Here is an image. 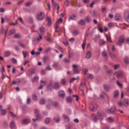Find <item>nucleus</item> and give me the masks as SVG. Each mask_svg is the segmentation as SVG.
Returning <instances> with one entry per match:
<instances>
[{"label":"nucleus","mask_w":129,"mask_h":129,"mask_svg":"<svg viewBox=\"0 0 129 129\" xmlns=\"http://www.w3.org/2000/svg\"><path fill=\"white\" fill-rule=\"evenodd\" d=\"M129 101L127 99H125L123 101L122 103L121 101H119L118 103V105L122 107L123 105L125 107H127L129 104Z\"/></svg>","instance_id":"nucleus-1"},{"label":"nucleus","mask_w":129,"mask_h":129,"mask_svg":"<svg viewBox=\"0 0 129 129\" xmlns=\"http://www.w3.org/2000/svg\"><path fill=\"white\" fill-rule=\"evenodd\" d=\"M45 17V14L43 12H40L38 13L36 15L37 19L38 20H41Z\"/></svg>","instance_id":"nucleus-2"},{"label":"nucleus","mask_w":129,"mask_h":129,"mask_svg":"<svg viewBox=\"0 0 129 129\" xmlns=\"http://www.w3.org/2000/svg\"><path fill=\"white\" fill-rule=\"evenodd\" d=\"M116 112V109L114 106L108 109L107 110V112L109 114H115Z\"/></svg>","instance_id":"nucleus-3"},{"label":"nucleus","mask_w":129,"mask_h":129,"mask_svg":"<svg viewBox=\"0 0 129 129\" xmlns=\"http://www.w3.org/2000/svg\"><path fill=\"white\" fill-rule=\"evenodd\" d=\"M124 38L123 36H120L118 39V42L117 43V45L120 46H121L124 42Z\"/></svg>","instance_id":"nucleus-4"},{"label":"nucleus","mask_w":129,"mask_h":129,"mask_svg":"<svg viewBox=\"0 0 129 129\" xmlns=\"http://www.w3.org/2000/svg\"><path fill=\"white\" fill-rule=\"evenodd\" d=\"M114 75H116L117 77L118 78H121L123 77V73L121 71L115 73Z\"/></svg>","instance_id":"nucleus-5"},{"label":"nucleus","mask_w":129,"mask_h":129,"mask_svg":"<svg viewBox=\"0 0 129 129\" xmlns=\"http://www.w3.org/2000/svg\"><path fill=\"white\" fill-rule=\"evenodd\" d=\"M105 115L104 113L99 114L98 116L101 124H103L102 122L103 120L104 117H105Z\"/></svg>","instance_id":"nucleus-6"},{"label":"nucleus","mask_w":129,"mask_h":129,"mask_svg":"<svg viewBox=\"0 0 129 129\" xmlns=\"http://www.w3.org/2000/svg\"><path fill=\"white\" fill-rule=\"evenodd\" d=\"M97 107L98 106L96 104L91 105L89 107V109L92 111H94L96 110Z\"/></svg>","instance_id":"nucleus-7"},{"label":"nucleus","mask_w":129,"mask_h":129,"mask_svg":"<svg viewBox=\"0 0 129 129\" xmlns=\"http://www.w3.org/2000/svg\"><path fill=\"white\" fill-rule=\"evenodd\" d=\"M77 19V16L76 15L74 14L70 16L69 20V21L70 20H76Z\"/></svg>","instance_id":"nucleus-8"},{"label":"nucleus","mask_w":129,"mask_h":129,"mask_svg":"<svg viewBox=\"0 0 129 129\" xmlns=\"http://www.w3.org/2000/svg\"><path fill=\"white\" fill-rule=\"evenodd\" d=\"M58 95L60 98H63L65 96V93L64 91L60 90L58 93Z\"/></svg>","instance_id":"nucleus-9"},{"label":"nucleus","mask_w":129,"mask_h":129,"mask_svg":"<svg viewBox=\"0 0 129 129\" xmlns=\"http://www.w3.org/2000/svg\"><path fill=\"white\" fill-rule=\"evenodd\" d=\"M103 87L105 90L107 91H109L111 88V85H108L106 84H104Z\"/></svg>","instance_id":"nucleus-10"},{"label":"nucleus","mask_w":129,"mask_h":129,"mask_svg":"<svg viewBox=\"0 0 129 129\" xmlns=\"http://www.w3.org/2000/svg\"><path fill=\"white\" fill-rule=\"evenodd\" d=\"M45 30L46 29L45 27H41L39 28L40 32L42 35H43L44 34Z\"/></svg>","instance_id":"nucleus-11"},{"label":"nucleus","mask_w":129,"mask_h":129,"mask_svg":"<svg viewBox=\"0 0 129 129\" xmlns=\"http://www.w3.org/2000/svg\"><path fill=\"white\" fill-rule=\"evenodd\" d=\"M10 126L11 129H16L15 122L13 121L11 122Z\"/></svg>","instance_id":"nucleus-12"},{"label":"nucleus","mask_w":129,"mask_h":129,"mask_svg":"<svg viewBox=\"0 0 129 129\" xmlns=\"http://www.w3.org/2000/svg\"><path fill=\"white\" fill-rule=\"evenodd\" d=\"M35 70L34 69H31L29 71L28 73L27 74V75L29 76H30L35 73Z\"/></svg>","instance_id":"nucleus-13"},{"label":"nucleus","mask_w":129,"mask_h":129,"mask_svg":"<svg viewBox=\"0 0 129 129\" xmlns=\"http://www.w3.org/2000/svg\"><path fill=\"white\" fill-rule=\"evenodd\" d=\"M30 122V120L29 119L25 118L21 121L22 123L23 124H26Z\"/></svg>","instance_id":"nucleus-14"},{"label":"nucleus","mask_w":129,"mask_h":129,"mask_svg":"<svg viewBox=\"0 0 129 129\" xmlns=\"http://www.w3.org/2000/svg\"><path fill=\"white\" fill-rule=\"evenodd\" d=\"M54 88L56 89H58L60 87V85L58 82H56L53 85Z\"/></svg>","instance_id":"nucleus-15"},{"label":"nucleus","mask_w":129,"mask_h":129,"mask_svg":"<svg viewBox=\"0 0 129 129\" xmlns=\"http://www.w3.org/2000/svg\"><path fill=\"white\" fill-rule=\"evenodd\" d=\"M53 4V8L54 10H55L57 7L58 6H59L58 4H56L53 0H52Z\"/></svg>","instance_id":"nucleus-16"},{"label":"nucleus","mask_w":129,"mask_h":129,"mask_svg":"<svg viewBox=\"0 0 129 129\" xmlns=\"http://www.w3.org/2000/svg\"><path fill=\"white\" fill-rule=\"evenodd\" d=\"M17 43L21 47L23 48H25L26 47V45H24L23 43L20 41H18L17 42Z\"/></svg>","instance_id":"nucleus-17"},{"label":"nucleus","mask_w":129,"mask_h":129,"mask_svg":"<svg viewBox=\"0 0 129 129\" xmlns=\"http://www.w3.org/2000/svg\"><path fill=\"white\" fill-rule=\"evenodd\" d=\"M91 55L90 52L89 51H88L86 53L85 57L87 58H89L90 57Z\"/></svg>","instance_id":"nucleus-18"},{"label":"nucleus","mask_w":129,"mask_h":129,"mask_svg":"<svg viewBox=\"0 0 129 129\" xmlns=\"http://www.w3.org/2000/svg\"><path fill=\"white\" fill-rule=\"evenodd\" d=\"M47 20L48 21V24L49 26L51 24V18L49 17H47L46 18Z\"/></svg>","instance_id":"nucleus-19"},{"label":"nucleus","mask_w":129,"mask_h":129,"mask_svg":"<svg viewBox=\"0 0 129 129\" xmlns=\"http://www.w3.org/2000/svg\"><path fill=\"white\" fill-rule=\"evenodd\" d=\"M53 120L56 122H59L60 120V118L59 117H54L53 118Z\"/></svg>","instance_id":"nucleus-20"},{"label":"nucleus","mask_w":129,"mask_h":129,"mask_svg":"<svg viewBox=\"0 0 129 129\" xmlns=\"http://www.w3.org/2000/svg\"><path fill=\"white\" fill-rule=\"evenodd\" d=\"M66 129H72V125L70 124H68L65 126Z\"/></svg>","instance_id":"nucleus-21"},{"label":"nucleus","mask_w":129,"mask_h":129,"mask_svg":"<svg viewBox=\"0 0 129 129\" xmlns=\"http://www.w3.org/2000/svg\"><path fill=\"white\" fill-rule=\"evenodd\" d=\"M119 92L118 91H115L114 93V98H117L118 96Z\"/></svg>","instance_id":"nucleus-22"},{"label":"nucleus","mask_w":129,"mask_h":129,"mask_svg":"<svg viewBox=\"0 0 129 129\" xmlns=\"http://www.w3.org/2000/svg\"><path fill=\"white\" fill-rule=\"evenodd\" d=\"M22 53L23 55V57L24 58H25L28 55V53L27 51H22Z\"/></svg>","instance_id":"nucleus-23"},{"label":"nucleus","mask_w":129,"mask_h":129,"mask_svg":"<svg viewBox=\"0 0 129 129\" xmlns=\"http://www.w3.org/2000/svg\"><path fill=\"white\" fill-rule=\"evenodd\" d=\"M115 19L116 20H118L120 18V16L119 14H116L115 16Z\"/></svg>","instance_id":"nucleus-24"},{"label":"nucleus","mask_w":129,"mask_h":129,"mask_svg":"<svg viewBox=\"0 0 129 129\" xmlns=\"http://www.w3.org/2000/svg\"><path fill=\"white\" fill-rule=\"evenodd\" d=\"M85 19L86 21L88 22H90L91 20L90 17L88 16H87L85 17Z\"/></svg>","instance_id":"nucleus-25"},{"label":"nucleus","mask_w":129,"mask_h":129,"mask_svg":"<svg viewBox=\"0 0 129 129\" xmlns=\"http://www.w3.org/2000/svg\"><path fill=\"white\" fill-rule=\"evenodd\" d=\"M11 54V52L9 51H7L5 52L4 55L5 57H8Z\"/></svg>","instance_id":"nucleus-26"},{"label":"nucleus","mask_w":129,"mask_h":129,"mask_svg":"<svg viewBox=\"0 0 129 129\" xmlns=\"http://www.w3.org/2000/svg\"><path fill=\"white\" fill-rule=\"evenodd\" d=\"M109 54L112 59H114L116 58V56L115 54L110 52L109 53Z\"/></svg>","instance_id":"nucleus-27"},{"label":"nucleus","mask_w":129,"mask_h":129,"mask_svg":"<svg viewBox=\"0 0 129 129\" xmlns=\"http://www.w3.org/2000/svg\"><path fill=\"white\" fill-rule=\"evenodd\" d=\"M45 99H41L40 101V104L41 105L44 104L45 103Z\"/></svg>","instance_id":"nucleus-28"},{"label":"nucleus","mask_w":129,"mask_h":129,"mask_svg":"<svg viewBox=\"0 0 129 129\" xmlns=\"http://www.w3.org/2000/svg\"><path fill=\"white\" fill-rule=\"evenodd\" d=\"M78 24L82 25H84L85 24V21L83 20H81L78 22Z\"/></svg>","instance_id":"nucleus-29"},{"label":"nucleus","mask_w":129,"mask_h":129,"mask_svg":"<svg viewBox=\"0 0 129 129\" xmlns=\"http://www.w3.org/2000/svg\"><path fill=\"white\" fill-rule=\"evenodd\" d=\"M51 119L49 118H47L45 120V123L46 124H48L50 122Z\"/></svg>","instance_id":"nucleus-30"},{"label":"nucleus","mask_w":129,"mask_h":129,"mask_svg":"<svg viewBox=\"0 0 129 129\" xmlns=\"http://www.w3.org/2000/svg\"><path fill=\"white\" fill-rule=\"evenodd\" d=\"M34 113L36 114V117H39V111L37 109H35Z\"/></svg>","instance_id":"nucleus-31"},{"label":"nucleus","mask_w":129,"mask_h":129,"mask_svg":"<svg viewBox=\"0 0 129 129\" xmlns=\"http://www.w3.org/2000/svg\"><path fill=\"white\" fill-rule=\"evenodd\" d=\"M15 30L14 29H12L10 30L9 33V35H10L14 33L15 32Z\"/></svg>","instance_id":"nucleus-32"},{"label":"nucleus","mask_w":129,"mask_h":129,"mask_svg":"<svg viewBox=\"0 0 129 129\" xmlns=\"http://www.w3.org/2000/svg\"><path fill=\"white\" fill-rule=\"evenodd\" d=\"M102 55L103 57L105 58H107V53L105 51H103L102 53Z\"/></svg>","instance_id":"nucleus-33"},{"label":"nucleus","mask_w":129,"mask_h":129,"mask_svg":"<svg viewBox=\"0 0 129 129\" xmlns=\"http://www.w3.org/2000/svg\"><path fill=\"white\" fill-rule=\"evenodd\" d=\"M126 21L129 23V12L128 13L127 16H125L124 17Z\"/></svg>","instance_id":"nucleus-34"},{"label":"nucleus","mask_w":129,"mask_h":129,"mask_svg":"<svg viewBox=\"0 0 129 129\" xmlns=\"http://www.w3.org/2000/svg\"><path fill=\"white\" fill-rule=\"evenodd\" d=\"M87 78L89 79H91L93 78V76L92 74H89L87 75Z\"/></svg>","instance_id":"nucleus-35"},{"label":"nucleus","mask_w":129,"mask_h":129,"mask_svg":"<svg viewBox=\"0 0 129 129\" xmlns=\"http://www.w3.org/2000/svg\"><path fill=\"white\" fill-rule=\"evenodd\" d=\"M78 31L76 30H74L72 32L74 36L77 35L78 34Z\"/></svg>","instance_id":"nucleus-36"},{"label":"nucleus","mask_w":129,"mask_h":129,"mask_svg":"<svg viewBox=\"0 0 129 129\" xmlns=\"http://www.w3.org/2000/svg\"><path fill=\"white\" fill-rule=\"evenodd\" d=\"M39 78L38 76H36L32 79V81L33 82L36 81L38 80Z\"/></svg>","instance_id":"nucleus-37"},{"label":"nucleus","mask_w":129,"mask_h":129,"mask_svg":"<svg viewBox=\"0 0 129 129\" xmlns=\"http://www.w3.org/2000/svg\"><path fill=\"white\" fill-rule=\"evenodd\" d=\"M105 36L106 37L107 40L109 41V42H112V41L111 40V38L109 36H107L106 34L105 35Z\"/></svg>","instance_id":"nucleus-38"},{"label":"nucleus","mask_w":129,"mask_h":129,"mask_svg":"<svg viewBox=\"0 0 129 129\" xmlns=\"http://www.w3.org/2000/svg\"><path fill=\"white\" fill-rule=\"evenodd\" d=\"M7 30H8V29H7L6 30H5V29H4L3 28H2V29L1 30V33H4L5 32V36H6V34H7Z\"/></svg>","instance_id":"nucleus-39"},{"label":"nucleus","mask_w":129,"mask_h":129,"mask_svg":"<svg viewBox=\"0 0 129 129\" xmlns=\"http://www.w3.org/2000/svg\"><path fill=\"white\" fill-rule=\"evenodd\" d=\"M32 98L33 100L35 101H36L37 100V95L35 94H34L32 95Z\"/></svg>","instance_id":"nucleus-40"},{"label":"nucleus","mask_w":129,"mask_h":129,"mask_svg":"<svg viewBox=\"0 0 129 129\" xmlns=\"http://www.w3.org/2000/svg\"><path fill=\"white\" fill-rule=\"evenodd\" d=\"M79 79V77H77V78H72L70 79V83H71L74 80H76L77 79Z\"/></svg>","instance_id":"nucleus-41"},{"label":"nucleus","mask_w":129,"mask_h":129,"mask_svg":"<svg viewBox=\"0 0 129 129\" xmlns=\"http://www.w3.org/2000/svg\"><path fill=\"white\" fill-rule=\"evenodd\" d=\"M52 88V86L51 83H50L47 86V88L49 90H51Z\"/></svg>","instance_id":"nucleus-42"},{"label":"nucleus","mask_w":129,"mask_h":129,"mask_svg":"<svg viewBox=\"0 0 129 129\" xmlns=\"http://www.w3.org/2000/svg\"><path fill=\"white\" fill-rule=\"evenodd\" d=\"M61 83L63 85H65L66 84L65 80L64 79H62L61 80Z\"/></svg>","instance_id":"nucleus-43"},{"label":"nucleus","mask_w":129,"mask_h":129,"mask_svg":"<svg viewBox=\"0 0 129 129\" xmlns=\"http://www.w3.org/2000/svg\"><path fill=\"white\" fill-rule=\"evenodd\" d=\"M21 36L19 34H15L14 36V37L15 38H20Z\"/></svg>","instance_id":"nucleus-44"},{"label":"nucleus","mask_w":129,"mask_h":129,"mask_svg":"<svg viewBox=\"0 0 129 129\" xmlns=\"http://www.w3.org/2000/svg\"><path fill=\"white\" fill-rule=\"evenodd\" d=\"M114 119L113 118L111 117H109L107 118V121L109 122H111Z\"/></svg>","instance_id":"nucleus-45"},{"label":"nucleus","mask_w":129,"mask_h":129,"mask_svg":"<svg viewBox=\"0 0 129 129\" xmlns=\"http://www.w3.org/2000/svg\"><path fill=\"white\" fill-rule=\"evenodd\" d=\"M1 114L3 115H5L6 113V111L5 109H2L1 110Z\"/></svg>","instance_id":"nucleus-46"},{"label":"nucleus","mask_w":129,"mask_h":129,"mask_svg":"<svg viewBox=\"0 0 129 129\" xmlns=\"http://www.w3.org/2000/svg\"><path fill=\"white\" fill-rule=\"evenodd\" d=\"M58 62H54L52 66L56 68L58 66Z\"/></svg>","instance_id":"nucleus-47"},{"label":"nucleus","mask_w":129,"mask_h":129,"mask_svg":"<svg viewBox=\"0 0 129 129\" xmlns=\"http://www.w3.org/2000/svg\"><path fill=\"white\" fill-rule=\"evenodd\" d=\"M73 70L75 74H78L79 73V71L77 68L73 69Z\"/></svg>","instance_id":"nucleus-48"},{"label":"nucleus","mask_w":129,"mask_h":129,"mask_svg":"<svg viewBox=\"0 0 129 129\" xmlns=\"http://www.w3.org/2000/svg\"><path fill=\"white\" fill-rule=\"evenodd\" d=\"M125 62L126 63H128L129 60L128 58L127 57H125L124 59Z\"/></svg>","instance_id":"nucleus-49"},{"label":"nucleus","mask_w":129,"mask_h":129,"mask_svg":"<svg viewBox=\"0 0 129 129\" xmlns=\"http://www.w3.org/2000/svg\"><path fill=\"white\" fill-rule=\"evenodd\" d=\"M62 21V19L60 18L59 20H58L56 22V23L57 24H59V22H61Z\"/></svg>","instance_id":"nucleus-50"},{"label":"nucleus","mask_w":129,"mask_h":129,"mask_svg":"<svg viewBox=\"0 0 129 129\" xmlns=\"http://www.w3.org/2000/svg\"><path fill=\"white\" fill-rule=\"evenodd\" d=\"M67 101L68 102H70L71 101V99L70 97L69 96L67 98Z\"/></svg>","instance_id":"nucleus-51"},{"label":"nucleus","mask_w":129,"mask_h":129,"mask_svg":"<svg viewBox=\"0 0 129 129\" xmlns=\"http://www.w3.org/2000/svg\"><path fill=\"white\" fill-rule=\"evenodd\" d=\"M64 4L65 5L67 6H68L69 4V1L68 0H66L64 2Z\"/></svg>","instance_id":"nucleus-52"},{"label":"nucleus","mask_w":129,"mask_h":129,"mask_svg":"<svg viewBox=\"0 0 129 129\" xmlns=\"http://www.w3.org/2000/svg\"><path fill=\"white\" fill-rule=\"evenodd\" d=\"M113 24L112 22H109L108 24V26L109 27H111L113 26Z\"/></svg>","instance_id":"nucleus-53"},{"label":"nucleus","mask_w":129,"mask_h":129,"mask_svg":"<svg viewBox=\"0 0 129 129\" xmlns=\"http://www.w3.org/2000/svg\"><path fill=\"white\" fill-rule=\"evenodd\" d=\"M116 83L118 86L121 88H122V85L118 81H117Z\"/></svg>","instance_id":"nucleus-54"},{"label":"nucleus","mask_w":129,"mask_h":129,"mask_svg":"<svg viewBox=\"0 0 129 129\" xmlns=\"http://www.w3.org/2000/svg\"><path fill=\"white\" fill-rule=\"evenodd\" d=\"M45 39L47 41L49 42H51V40L50 38L48 37V36H46L45 37Z\"/></svg>","instance_id":"nucleus-55"},{"label":"nucleus","mask_w":129,"mask_h":129,"mask_svg":"<svg viewBox=\"0 0 129 129\" xmlns=\"http://www.w3.org/2000/svg\"><path fill=\"white\" fill-rule=\"evenodd\" d=\"M12 61L13 62L14 64L16 63L17 62V60L14 58H13L12 59Z\"/></svg>","instance_id":"nucleus-56"},{"label":"nucleus","mask_w":129,"mask_h":129,"mask_svg":"<svg viewBox=\"0 0 129 129\" xmlns=\"http://www.w3.org/2000/svg\"><path fill=\"white\" fill-rule=\"evenodd\" d=\"M31 102L30 99L29 98H28L27 99L26 103L27 104H29Z\"/></svg>","instance_id":"nucleus-57"},{"label":"nucleus","mask_w":129,"mask_h":129,"mask_svg":"<svg viewBox=\"0 0 129 129\" xmlns=\"http://www.w3.org/2000/svg\"><path fill=\"white\" fill-rule=\"evenodd\" d=\"M82 71L85 74H86L87 72V70L85 69H82Z\"/></svg>","instance_id":"nucleus-58"},{"label":"nucleus","mask_w":129,"mask_h":129,"mask_svg":"<svg viewBox=\"0 0 129 129\" xmlns=\"http://www.w3.org/2000/svg\"><path fill=\"white\" fill-rule=\"evenodd\" d=\"M31 4V3L30 2H28L26 3L25 4V5L26 6L28 7Z\"/></svg>","instance_id":"nucleus-59"},{"label":"nucleus","mask_w":129,"mask_h":129,"mask_svg":"<svg viewBox=\"0 0 129 129\" xmlns=\"http://www.w3.org/2000/svg\"><path fill=\"white\" fill-rule=\"evenodd\" d=\"M98 120V119L97 117L96 116H95L93 119V121L94 122H96Z\"/></svg>","instance_id":"nucleus-60"},{"label":"nucleus","mask_w":129,"mask_h":129,"mask_svg":"<svg viewBox=\"0 0 129 129\" xmlns=\"http://www.w3.org/2000/svg\"><path fill=\"white\" fill-rule=\"evenodd\" d=\"M42 39V36L41 35H39V38H37V42L41 40Z\"/></svg>","instance_id":"nucleus-61"},{"label":"nucleus","mask_w":129,"mask_h":129,"mask_svg":"<svg viewBox=\"0 0 129 129\" xmlns=\"http://www.w3.org/2000/svg\"><path fill=\"white\" fill-rule=\"evenodd\" d=\"M62 117L64 119H68V117L65 115H63Z\"/></svg>","instance_id":"nucleus-62"},{"label":"nucleus","mask_w":129,"mask_h":129,"mask_svg":"<svg viewBox=\"0 0 129 129\" xmlns=\"http://www.w3.org/2000/svg\"><path fill=\"white\" fill-rule=\"evenodd\" d=\"M58 105V103L57 102H55L53 104V105L55 107H57Z\"/></svg>","instance_id":"nucleus-63"},{"label":"nucleus","mask_w":129,"mask_h":129,"mask_svg":"<svg viewBox=\"0 0 129 129\" xmlns=\"http://www.w3.org/2000/svg\"><path fill=\"white\" fill-rule=\"evenodd\" d=\"M5 9L4 8H1L0 9V12H3L5 11Z\"/></svg>","instance_id":"nucleus-64"}]
</instances>
